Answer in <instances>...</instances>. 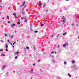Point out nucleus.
I'll list each match as a JSON object with an SVG mask.
<instances>
[{
  "mask_svg": "<svg viewBox=\"0 0 79 79\" xmlns=\"http://www.w3.org/2000/svg\"><path fill=\"white\" fill-rule=\"evenodd\" d=\"M25 3H26V2H25V1H24L23 2V3H22V5L21 6H24V7H26L27 5H26V4L25 5Z\"/></svg>",
  "mask_w": 79,
  "mask_h": 79,
  "instance_id": "f257e3e1",
  "label": "nucleus"
},
{
  "mask_svg": "<svg viewBox=\"0 0 79 79\" xmlns=\"http://www.w3.org/2000/svg\"><path fill=\"white\" fill-rule=\"evenodd\" d=\"M30 29L32 31L33 30H32V28H33V27H34V26L33 24L32 25V24H30Z\"/></svg>",
  "mask_w": 79,
  "mask_h": 79,
  "instance_id": "f03ea898",
  "label": "nucleus"
},
{
  "mask_svg": "<svg viewBox=\"0 0 79 79\" xmlns=\"http://www.w3.org/2000/svg\"><path fill=\"white\" fill-rule=\"evenodd\" d=\"M62 19L63 20V24H64L66 21V19H65V18L64 17H63Z\"/></svg>",
  "mask_w": 79,
  "mask_h": 79,
  "instance_id": "7ed1b4c3",
  "label": "nucleus"
},
{
  "mask_svg": "<svg viewBox=\"0 0 79 79\" xmlns=\"http://www.w3.org/2000/svg\"><path fill=\"white\" fill-rule=\"evenodd\" d=\"M13 15L14 16H16V13H14Z\"/></svg>",
  "mask_w": 79,
  "mask_h": 79,
  "instance_id": "20e7f679",
  "label": "nucleus"
},
{
  "mask_svg": "<svg viewBox=\"0 0 79 79\" xmlns=\"http://www.w3.org/2000/svg\"><path fill=\"white\" fill-rule=\"evenodd\" d=\"M15 26V24H13L12 25H11V27H13V26Z\"/></svg>",
  "mask_w": 79,
  "mask_h": 79,
  "instance_id": "39448f33",
  "label": "nucleus"
},
{
  "mask_svg": "<svg viewBox=\"0 0 79 79\" xmlns=\"http://www.w3.org/2000/svg\"><path fill=\"white\" fill-rule=\"evenodd\" d=\"M66 34H67V32L64 33L63 34V35H66Z\"/></svg>",
  "mask_w": 79,
  "mask_h": 79,
  "instance_id": "423d86ee",
  "label": "nucleus"
},
{
  "mask_svg": "<svg viewBox=\"0 0 79 79\" xmlns=\"http://www.w3.org/2000/svg\"><path fill=\"white\" fill-rule=\"evenodd\" d=\"M19 53V52H16L15 53V55H18Z\"/></svg>",
  "mask_w": 79,
  "mask_h": 79,
  "instance_id": "0eeeda50",
  "label": "nucleus"
},
{
  "mask_svg": "<svg viewBox=\"0 0 79 79\" xmlns=\"http://www.w3.org/2000/svg\"><path fill=\"white\" fill-rule=\"evenodd\" d=\"M68 75L69 76V77H71V74L69 73H68Z\"/></svg>",
  "mask_w": 79,
  "mask_h": 79,
  "instance_id": "6e6552de",
  "label": "nucleus"
},
{
  "mask_svg": "<svg viewBox=\"0 0 79 79\" xmlns=\"http://www.w3.org/2000/svg\"><path fill=\"white\" fill-rule=\"evenodd\" d=\"M72 63H73V64H74V63H75V61H74V60H73L72 61Z\"/></svg>",
  "mask_w": 79,
  "mask_h": 79,
  "instance_id": "1a4fd4ad",
  "label": "nucleus"
},
{
  "mask_svg": "<svg viewBox=\"0 0 79 79\" xmlns=\"http://www.w3.org/2000/svg\"><path fill=\"white\" fill-rule=\"evenodd\" d=\"M63 47L64 48V47H66V44H63Z\"/></svg>",
  "mask_w": 79,
  "mask_h": 79,
  "instance_id": "9d476101",
  "label": "nucleus"
},
{
  "mask_svg": "<svg viewBox=\"0 0 79 79\" xmlns=\"http://www.w3.org/2000/svg\"><path fill=\"white\" fill-rule=\"evenodd\" d=\"M6 66V65H5L3 66L2 68V69H5V67Z\"/></svg>",
  "mask_w": 79,
  "mask_h": 79,
  "instance_id": "9b49d317",
  "label": "nucleus"
},
{
  "mask_svg": "<svg viewBox=\"0 0 79 79\" xmlns=\"http://www.w3.org/2000/svg\"><path fill=\"white\" fill-rule=\"evenodd\" d=\"M27 19H25L24 21V22H25V23H27Z\"/></svg>",
  "mask_w": 79,
  "mask_h": 79,
  "instance_id": "f8f14e48",
  "label": "nucleus"
},
{
  "mask_svg": "<svg viewBox=\"0 0 79 79\" xmlns=\"http://www.w3.org/2000/svg\"><path fill=\"white\" fill-rule=\"evenodd\" d=\"M22 14L23 15H25V13L24 12H22Z\"/></svg>",
  "mask_w": 79,
  "mask_h": 79,
  "instance_id": "ddd939ff",
  "label": "nucleus"
},
{
  "mask_svg": "<svg viewBox=\"0 0 79 79\" xmlns=\"http://www.w3.org/2000/svg\"><path fill=\"white\" fill-rule=\"evenodd\" d=\"M64 64L66 65V64H67V63L66 61H64Z\"/></svg>",
  "mask_w": 79,
  "mask_h": 79,
  "instance_id": "4468645a",
  "label": "nucleus"
},
{
  "mask_svg": "<svg viewBox=\"0 0 79 79\" xmlns=\"http://www.w3.org/2000/svg\"><path fill=\"white\" fill-rule=\"evenodd\" d=\"M42 5V3H40L38 5H39V6H41Z\"/></svg>",
  "mask_w": 79,
  "mask_h": 79,
  "instance_id": "2eb2a0df",
  "label": "nucleus"
},
{
  "mask_svg": "<svg viewBox=\"0 0 79 79\" xmlns=\"http://www.w3.org/2000/svg\"><path fill=\"white\" fill-rule=\"evenodd\" d=\"M23 18L24 19H26L27 18V17H23Z\"/></svg>",
  "mask_w": 79,
  "mask_h": 79,
  "instance_id": "dca6fc26",
  "label": "nucleus"
},
{
  "mask_svg": "<svg viewBox=\"0 0 79 79\" xmlns=\"http://www.w3.org/2000/svg\"><path fill=\"white\" fill-rule=\"evenodd\" d=\"M39 32V31H35V33H37V32Z\"/></svg>",
  "mask_w": 79,
  "mask_h": 79,
  "instance_id": "f3484780",
  "label": "nucleus"
},
{
  "mask_svg": "<svg viewBox=\"0 0 79 79\" xmlns=\"http://www.w3.org/2000/svg\"><path fill=\"white\" fill-rule=\"evenodd\" d=\"M7 19H9V16H7Z\"/></svg>",
  "mask_w": 79,
  "mask_h": 79,
  "instance_id": "a211bd4d",
  "label": "nucleus"
},
{
  "mask_svg": "<svg viewBox=\"0 0 79 79\" xmlns=\"http://www.w3.org/2000/svg\"><path fill=\"white\" fill-rule=\"evenodd\" d=\"M0 52H3V49H0Z\"/></svg>",
  "mask_w": 79,
  "mask_h": 79,
  "instance_id": "6ab92c4d",
  "label": "nucleus"
},
{
  "mask_svg": "<svg viewBox=\"0 0 79 79\" xmlns=\"http://www.w3.org/2000/svg\"><path fill=\"white\" fill-rule=\"evenodd\" d=\"M17 24H20V22H19V21H18L17 22Z\"/></svg>",
  "mask_w": 79,
  "mask_h": 79,
  "instance_id": "aec40b11",
  "label": "nucleus"
},
{
  "mask_svg": "<svg viewBox=\"0 0 79 79\" xmlns=\"http://www.w3.org/2000/svg\"><path fill=\"white\" fill-rule=\"evenodd\" d=\"M26 48V49H29V48L27 46Z\"/></svg>",
  "mask_w": 79,
  "mask_h": 79,
  "instance_id": "412c9836",
  "label": "nucleus"
},
{
  "mask_svg": "<svg viewBox=\"0 0 79 79\" xmlns=\"http://www.w3.org/2000/svg\"><path fill=\"white\" fill-rule=\"evenodd\" d=\"M46 12H48V10L47 9H46Z\"/></svg>",
  "mask_w": 79,
  "mask_h": 79,
  "instance_id": "4be33fe9",
  "label": "nucleus"
},
{
  "mask_svg": "<svg viewBox=\"0 0 79 79\" xmlns=\"http://www.w3.org/2000/svg\"><path fill=\"white\" fill-rule=\"evenodd\" d=\"M55 53V52H51V54H53V53Z\"/></svg>",
  "mask_w": 79,
  "mask_h": 79,
  "instance_id": "5701e85b",
  "label": "nucleus"
},
{
  "mask_svg": "<svg viewBox=\"0 0 79 79\" xmlns=\"http://www.w3.org/2000/svg\"><path fill=\"white\" fill-rule=\"evenodd\" d=\"M8 47V45H7V46H6V48H7Z\"/></svg>",
  "mask_w": 79,
  "mask_h": 79,
  "instance_id": "b1692460",
  "label": "nucleus"
},
{
  "mask_svg": "<svg viewBox=\"0 0 79 79\" xmlns=\"http://www.w3.org/2000/svg\"><path fill=\"white\" fill-rule=\"evenodd\" d=\"M18 58V56H16L15 57V59H17V58Z\"/></svg>",
  "mask_w": 79,
  "mask_h": 79,
  "instance_id": "393cba45",
  "label": "nucleus"
},
{
  "mask_svg": "<svg viewBox=\"0 0 79 79\" xmlns=\"http://www.w3.org/2000/svg\"><path fill=\"white\" fill-rule=\"evenodd\" d=\"M44 26V24H41V26Z\"/></svg>",
  "mask_w": 79,
  "mask_h": 79,
  "instance_id": "a878e982",
  "label": "nucleus"
},
{
  "mask_svg": "<svg viewBox=\"0 0 79 79\" xmlns=\"http://www.w3.org/2000/svg\"><path fill=\"white\" fill-rule=\"evenodd\" d=\"M6 52H7V51H8V49H6Z\"/></svg>",
  "mask_w": 79,
  "mask_h": 79,
  "instance_id": "bb28decb",
  "label": "nucleus"
},
{
  "mask_svg": "<svg viewBox=\"0 0 79 79\" xmlns=\"http://www.w3.org/2000/svg\"><path fill=\"white\" fill-rule=\"evenodd\" d=\"M0 7L1 8H3V6H2L1 5H0Z\"/></svg>",
  "mask_w": 79,
  "mask_h": 79,
  "instance_id": "cd10ccee",
  "label": "nucleus"
},
{
  "mask_svg": "<svg viewBox=\"0 0 79 79\" xmlns=\"http://www.w3.org/2000/svg\"><path fill=\"white\" fill-rule=\"evenodd\" d=\"M65 45H68V43H66Z\"/></svg>",
  "mask_w": 79,
  "mask_h": 79,
  "instance_id": "c85d7f7f",
  "label": "nucleus"
},
{
  "mask_svg": "<svg viewBox=\"0 0 79 79\" xmlns=\"http://www.w3.org/2000/svg\"><path fill=\"white\" fill-rule=\"evenodd\" d=\"M4 35H5V36H6V37H7V35H6V34H4Z\"/></svg>",
  "mask_w": 79,
  "mask_h": 79,
  "instance_id": "c756f323",
  "label": "nucleus"
},
{
  "mask_svg": "<svg viewBox=\"0 0 79 79\" xmlns=\"http://www.w3.org/2000/svg\"><path fill=\"white\" fill-rule=\"evenodd\" d=\"M10 35L9 34V38H10Z\"/></svg>",
  "mask_w": 79,
  "mask_h": 79,
  "instance_id": "7c9ffc66",
  "label": "nucleus"
},
{
  "mask_svg": "<svg viewBox=\"0 0 79 79\" xmlns=\"http://www.w3.org/2000/svg\"><path fill=\"white\" fill-rule=\"evenodd\" d=\"M7 41H8V42L9 43H10V41H9V40H7Z\"/></svg>",
  "mask_w": 79,
  "mask_h": 79,
  "instance_id": "2f4dec72",
  "label": "nucleus"
},
{
  "mask_svg": "<svg viewBox=\"0 0 79 79\" xmlns=\"http://www.w3.org/2000/svg\"><path fill=\"white\" fill-rule=\"evenodd\" d=\"M59 37V34H58L57 36V37Z\"/></svg>",
  "mask_w": 79,
  "mask_h": 79,
  "instance_id": "473e14b6",
  "label": "nucleus"
},
{
  "mask_svg": "<svg viewBox=\"0 0 79 79\" xmlns=\"http://www.w3.org/2000/svg\"><path fill=\"white\" fill-rule=\"evenodd\" d=\"M40 60H38V62H40Z\"/></svg>",
  "mask_w": 79,
  "mask_h": 79,
  "instance_id": "72a5a7b5",
  "label": "nucleus"
},
{
  "mask_svg": "<svg viewBox=\"0 0 79 79\" xmlns=\"http://www.w3.org/2000/svg\"><path fill=\"white\" fill-rule=\"evenodd\" d=\"M33 65H34V66H35V64H33Z\"/></svg>",
  "mask_w": 79,
  "mask_h": 79,
  "instance_id": "f704fd0d",
  "label": "nucleus"
},
{
  "mask_svg": "<svg viewBox=\"0 0 79 79\" xmlns=\"http://www.w3.org/2000/svg\"><path fill=\"white\" fill-rule=\"evenodd\" d=\"M16 42H15L13 44V45H14V44H15V43H16Z\"/></svg>",
  "mask_w": 79,
  "mask_h": 79,
  "instance_id": "c9c22d12",
  "label": "nucleus"
},
{
  "mask_svg": "<svg viewBox=\"0 0 79 79\" xmlns=\"http://www.w3.org/2000/svg\"><path fill=\"white\" fill-rule=\"evenodd\" d=\"M72 26H74V24H72Z\"/></svg>",
  "mask_w": 79,
  "mask_h": 79,
  "instance_id": "e433bc0d",
  "label": "nucleus"
},
{
  "mask_svg": "<svg viewBox=\"0 0 79 79\" xmlns=\"http://www.w3.org/2000/svg\"><path fill=\"white\" fill-rule=\"evenodd\" d=\"M13 36H14L13 35H12V37H11L12 39L13 37Z\"/></svg>",
  "mask_w": 79,
  "mask_h": 79,
  "instance_id": "4c0bfd02",
  "label": "nucleus"
},
{
  "mask_svg": "<svg viewBox=\"0 0 79 79\" xmlns=\"http://www.w3.org/2000/svg\"><path fill=\"white\" fill-rule=\"evenodd\" d=\"M59 47H60V46L59 45H58L57 46L58 48H59Z\"/></svg>",
  "mask_w": 79,
  "mask_h": 79,
  "instance_id": "58836bf2",
  "label": "nucleus"
},
{
  "mask_svg": "<svg viewBox=\"0 0 79 79\" xmlns=\"http://www.w3.org/2000/svg\"><path fill=\"white\" fill-rule=\"evenodd\" d=\"M15 18H17V19L18 18V17H16V16H15Z\"/></svg>",
  "mask_w": 79,
  "mask_h": 79,
  "instance_id": "ea45409f",
  "label": "nucleus"
},
{
  "mask_svg": "<svg viewBox=\"0 0 79 79\" xmlns=\"http://www.w3.org/2000/svg\"><path fill=\"white\" fill-rule=\"evenodd\" d=\"M1 42H4V41H3L1 40Z\"/></svg>",
  "mask_w": 79,
  "mask_h": 79,
  "instance_id": "a19ab883",
  "label": "nucleus"
},
{
  "mask_svg": "<svg viewBox=\"0 0 79 79\" xmlns=\"http://www.w3.org/2000/svg\"><path fill=\"white\" fill-rule=\"evenodd\" d=\"M18 21H20V20L19 19H18Z\"/></svg>",
  "mask_w": 79,
  "mask_h": 79,
  "instance_id": "79ce46f5",
  "label": "nucleus"
},
{
  "mask_svg": "<svg viewBox=\"0 0 79 79\" xmlns=\"http://www.w3.org/2000/svg\"><path fill=\"white\" fill-rule=\"evenodd\" d=\"M10 23V21L8 22V23Z\"/></svg>",
  "mask_w": 79,
  "mask_h": 79,
  "instance_id": "37998d69",
  "label": "nucleus"
},
{
  "mask_svg": "<svg viewBox=\"0 0 79 79\" xmlns=\"http://www.w3.org/2000/svg\"><path fill=\"white\" fill-rule=\"evenodd\" d=\"M15 32V33H16V31H15V32Z\"/></svg>",
  "mask_w": 79,
  "mask_h": 79,
  "instance_id": "c03bdc74",
  "label": "nucleus"
},
{
  "mask_svg": "<svg viewBox=\"0 0 79 79\" xmlns=\"http://www.w3.org/2000/svg\"><path fill=\"white\" fill-rule=\"evenodd\" d=\"M10 44H11V45H12V44H11V43L10 42Z\"/></svg>",
  "mask_w": 79,
  "mask_h": 79,
  "instance_id": "a18cd8bd",
  "label": "nucleus"
},
{
  "mask_svg": "<svg viewBox=\"0 0 79 79\" xmlns=\"http://www.w3.org/2000/svg\"><path fill=\"white\" fill-rule=\"evenodd\" d=\"M48 2H49V0H48Z\"/></svg>",
  "mask_w": 79,
  "mask_h": 79,
  "instance_id": "49530a36",
  "label": "nucleus"
},
{
  "mask_svg": "<svg viewBox=\"0 0 79 79\" xmlns=\"http://www.w3.org/2000/svg\"><path fill=\"white\" fill-rule=\"evenodd\" d=\"M44 5H46V4L45 3H44Z\"/></svg>",
  "mask_w": 79,
  "mask_h": 79,
  "instance_id": "de8ad7c7",
  "label": "nucleus"
},
{
  "mask_svg": "<svg viewBox=\"0 0 79 79\" xmlns=\"http://www.w3.org/2000/svg\"><path fill=\"white\" fill-rule=\"evenodd\" d=\"M3 56H5V55L3 54Z\"/></svg>",
  "mask_w": 79,
  "mask_h": 79,
  "instance_id": "09e8293b",
  "label": "nucleus"
},
{
  "mask_svg": "<svg viewBox=\"0 0 79 79\" xmlns=\"http://www.w3.org/2000/svg\"><path fill=\"white\" fill-rule=\"evenodd\" d=\"M66 1H68L69 0H65Z\"/></svg>",
  "mask_w": 79,
  "mask_h": 79,
  "instance_id": "8fccbe9b",
  "label": "nucleus"
},
{
  "mask_svg": "<svg viewBox=\"0 0 79 79\" xmlns=\"http://www.w3.org/2000/svg\"><path fill=\"white\" fill-rule=\"evenodd\" d=\"M13 48H14V46H13Z\"/></svg>",
  "mask_w": 79,
  "mask_h": 79,
  "instance_id": "3c124183",
  "label": "nucleus"
},
{
  "mask_svg": "<svg viewBox=\"0 0 79 79\" xmlns=\"http://www.w3.org/2000/svg\"><path fill=\"white\" fill-rule=\"evenodd\" d=\"M55 53H56V52H55Z\"/></svg>",
  "mask_w": 79,
  "mask_h": 79,
  "instance_id": "603ef678",
  "label": "nucleus"
},
{
  "mask_svg": "<svg viewBox=\"0 0 79 79\" xmlns=\"http://www.w3.org/2000/svg\"><path fill=\"white\" fill-rule=\"evenodd\" d=\"M52 37H53V35H52Z\"/></svg>",
  "mask_w": 79,
  "mask_h": 79,
  "instance_id": "864d4df0",
  "label": "nucleus"
},
{
  "mask_svg": "<svg viewBox=\"0 0 79 79\" xmlns=\"http://www.w3.org/2000/svg\"><path fill=\"white\" fill-rule=\"evenodd\" d=\"M0 15H1V13L0 12Z\"/></svg>",
  "mask_w": 79,
  "mask_h": 79,
  "instance_id": "5fc2aeb1",
  "label": "nucleus"
},
{
  "mask_svg": "<svg viewBox=\"0 0 79 79\" xmlns=\"http://www.w3.org/2000/svg\"><path fill=\"white\" fill-rule=\"evenodd\" d=\"M32 71H33V70H32Z\"/></svg>",
  "mask_w": 79,
  "mask_h": 79,
  "instance_id": "6e6d98bb",
  "label": "nucleus"
},
{
  "mask_svg": "<svg viewBox=\"0 0 79 79\" xmlns=\"http://www.w3.org/2000/svg\"><path fill=\"white\" fill-rule=\"evenodd\" d=\"M78 39H79V36H78Z\"/></svg>",
  "mask_w": 79,
  "mask_h": 79,
  "instance_id": "4d7b16f0",
  "label": "nucleus"
},
{
  "mask_svg": "<svg viewBox=\"0 0 79 79\" xmlns=\"http://www.w3.org/2000/svg\"><path fill=\"white\" fill-rule=\"evenodd\" d=\"M17 42H18V40H17Z\"/></svg>",
  "mask_w": 79,
  "mask_h": 79,
  "instance_id": "13d9d810",
  "label": "nucleus"
},
{
  "mask_svg": "<svg viewBox=\"0 0 79 79\" xmlns=\"http://www.w3.org/2000/svg\"><path fill=\"white\" fill-rule=\"evenodd\" d=\"M0 0L2 1V0Z\"/></svg>",
  "mask_w": 79,
  "mask_h": 79,
  "instance_id": "bf43d9fd",
  "label": "nucleus"
}]
</instances>
